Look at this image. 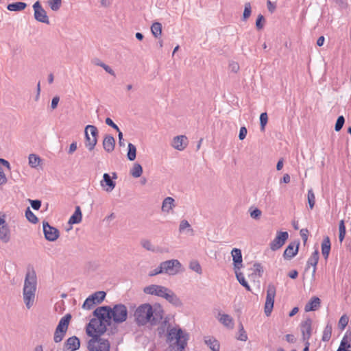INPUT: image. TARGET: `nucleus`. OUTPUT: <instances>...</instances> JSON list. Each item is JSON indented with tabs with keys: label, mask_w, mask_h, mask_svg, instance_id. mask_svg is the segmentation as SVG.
I'll use <instances>...</instances> for the list:
<instances>
[{
	"label": "nucleus",
	"mask_w": 351,
	"mask_h": 351,
	"mask_svg": "<svg viewBox=\"0 0 351 351\" xmlns=\"http://www.w3.org/2000/svg\"><path fill=\"white\" fill-rule=\"evenodd\" d=\"M107 326L106 322L96 318L90 319L86 327V334L92 337L88 341V351H110L109 341L101 337L106 332Z\"/></svg>",
	"instance_id": "f257e3e1"
},
{
	"label": "nucleus",
	"mask_w": 351,
	"mask_h": 351,
	"mask_svg": "<svg viewBox=\"0 0 351 351\" xmlns=\"http://www.w3.org/2000/svg\"><path fill=\"white\" fill-rule=\"evenodd\" d=\"M134 320L138 326H145L150 324L156 326L161 322L163 317L162 310L153 309L147 303L140 305L134 311Z\"/></svg>",
	"instance_id": "f03ea898"
},
{
	"label": "nucleus",
	"mask_w": 351,
	"mask_h": 351,
	"mask_svg": "<svg viewBox=\"0 0 351 351\" xmlns=\"http://www.w3.org/2000/svg\"><path fill=\"white\" fill-rule=\"evenodd\" d=\"M188 339L189 335L181 328H172L167 332V341L170 343L169 351H184Z\"/></svg>",
	"instance_id": "7ed1b4c3"
},
{
	"label": "nucleus",
	"mask_w": 351,
	"mask_h": 351,
	"mask_svg": "<svg viewBox=\"0 0 351 351\" xmlns=\"http://www.w3.org/2000/svg\"><path fill=\"white\" fill-rule=\"evenodd\" d=\"M98 130L96 126L87 125L84 130L85 146L89 150L92 151L97 143L98 137Z\"/></svg>",
	"instance_id": "20e7f679"
},
{
	"label": "nucleus",
	"mask_w": 351,
	"mask_h": 351,
	"mask_svg": "<svg viewBox=\"0 0 351 351\" xmlns=\"http://www.w3.org/2000/svg\"><path fill=\"white\" fill-rule=\"evenodd\" d=\"M71 319V314H66L62 317L56 328L53 340L56 343H59L63 339L67 330L68 326Z\"/></svg>",
	"instance_id": "39448f33"
},
{
	"label": "nucleus",
	"mask_w": 351,
	"mask_h": 351,
	"mask_svg": "<svg viewBox=\"0 0 351 351\" xmlns=\"http://www.w3.org/2000/svg\"><path fill=\"white\" fill-rule=\"evenodd\" d=\"M111 317L116 324H121L126 321L128 318V308L123 304H117L110 307Z\"/></svg>",
	"instance_id": "423d86ee"
},
{
	"label": "nucleus",
	"mask_w": 351,
	"mask_h": 351,
	"mask_svg": "<svg viewBox=\"0 0 351 351\" xmlns=\"http://www.w3.org/2000/svg\"><path fill=\"white\" fill-rule=\"evenodd\" d=\"M163 273L170 276L176 275L182 271V264L177 259L163 261L160 263Z\"/></svg>",
	"instance_id": "0eeeda50"
},
{
	"label": "nucleus",
	"mask_w": 351,
	"mask_h": 351,
	"mask_svg": "<svg viewBox=\"0 0 351 351\" xmlns=\"http://www.w3.org/2000/svg\"><path fill=\"white\" fill-rule=\"evenodd\" d=\"M276 291V287L273 284H269L267 288V296L264 309L267 316H269L273 310Z\"/></svg>",
	"instance_id": "6e6552de"
},
{
	"label": "nucleus",
	"mask_w": 351,
	"mask_h": 351,
	"mask_svg": "<svg viewBox=\"0 0 351 351\" xmlns=\"http://www.w3.org/2000/svg\"><path fill=\"white\" fill-rule=\"evenodd\" d=\"M34 10V17L36 21L49 25V20L47 12L43 8L40 2L36 1L32 5Z\"/></svg>",
	"instance_id": "1a4fd4ad"
},
{
	"label": "nucleus",
	"mask_w": 351,
	"mask_h": 351,
	"mask_svg": "<svg viewBox=\"0 0 351 351\" xmlns=\"http://www.w3.org/2000/svg\"><path fill=\"white\" fill-rule=\"evenodd\" d=\"M93 315L96 317L97 319L106 322L108 326L111 324V313L110 306H103L97 308L93 311Z\"/></svg>",
	"instance_id": "9d476101"
},
{
	"label": "nucleus",
	"mask_w": 351,
	"mask_h": 351,
	"mask_svg": "<svg viewBox=\"0 0 351 351\" xmlns=\"http://www.w3.org/2000/svg\"><path fill=\"white\" fill-rule=\"evenodd\" d=\"M117 178L116 172L112 173V177L109 173H105L103 175V178L100 181V185L106 192H111L116 186V182L114 180Z\"/></svg>",
	"instance_id": "9b49d317"
},
{
	"label": "nucleus",
	"mask_w": 351,
	"mask_h": 351,
	"mask_svg": "<svg viewBox=\"0 0 351 351\" xmlns=\"http://www.w3.org/2000/svg\"><path fill=\"white\" fill-rule=\"evenodd\" d=\"M45 238L49 241H55L59 237V230L50 226L47 221H43Z\"/></svg>",
	"instance_id": "f8f14e48"
},
{
	"label": "nucleus",
	"mask_w": 351,
	"mask_h": 351,
	"mask_svg": "<svg viewBox=\"0 0 351 351\" xmlns=\"http://www.w3.org/2000/svg\"><path fill=\"white\" fill-rule=\"evenodd\" d=\"M143 291L146 294L156 295L164 298L167 292L169 291V289L161 285H151L149 286L145 287L143 289Z\"/></svg>",
	"instance_id": "ddd939ff"
},
{
	"label": "nucleus",
	"mask_w": 351,
	"mask_h": 351,
	"mask_svg": "<svg viewBox=\"0 0 351 351\" xmlns=\"http://www.w3.org/2000/svg\"><path fill=\"white\" fill-rule=\"evenodd\" d=\"M289 237L287 232H278L275 239L270 243V248L273 251L280 249Z\"/></svg>",
	"instance_id": "4468645a"
},
{
	"label": "nucleus",
	"mask_w": 351,
	"mask_h": 351,
	"mask_svg": "<svg viewBox=\"0 0 351 351\" xmlns=\"http://www.w3.org/2000/svg\"><path fill=\"white\" fill-rule=\"evenodd\" d=\"M312 319L309 317L302 321L300 324V330L302 341H309L312 334Z\"/></svg>",
	"instance_id": "2eb2a0df"
},
{
	"label": "nucleus",
	"mask_w": 351,
	"mask_h": 351,
	"mask_svg": "<svg viewBox=\"0 0 351 351\" xmlns=\"http://www.w3.org/2000/svg\"><path fill=\"white\" fill-rule=\"evenodd\" d=\"M11 230L6 221H0V240L7 243L10 241Z\"/></svg>",
	"instance_id": "dca6fc26"
},
{
	"label": "nucleus",
	"mask_w": 351,
	"mask_h": 351,
	"mask_svg": "<svg viewBox=\"0 0 351 351\" xmlns=\"http://www.w3.org/2000/svg\"><path fill=\"white\" fill-rule=\"evenodd\" d=\"M299 246V241L289 243L283 253L284 258L286 260H291L293 258L298 254Z\"/></svg>",
	"instance_id": "f3484780"
},
{
	"label": "nucleus",
	"mask_w": 351,
	"mask_h": 351,
	"mask_svg": "<svg viewBox=\"0 0 351 351\" xmlns=\"http://www.w3.org/2000/svg\"><path fill=\"white\" fill-rule=\"evenodd\" d=\"M36 289L23 287V300L26 307L29 309L34 301Z\"/></svg>",
	"instance_id": "a211bd4d"
},
{
	"label": "nucleus",
	"mask_w": 351,
	"mask_h": 351,
	"mask_svg": "<svg viewBox=\"0 0 351 351\" xmlns=\"http://www.w3.org/2000/svg\"><path fill=\"white\" fill-rule=\"evenodd\" d=\"M80 347V341L76 336L69 337L64 343L65 351H75Z\"/></svg>",
	"instance_id": "6ab92c4d"
},
{
	"label": "nucleus",
	"mask_w": 351,
	"mask_h": 351,
	"mask_svg": "<svg viewBox=\"0 0 351 351\" xmlns=\"http://www.w3.org/2000/svg\"><path fill=\"white\" fill-rule=\"evenodd\" d=\"M231 254L232 256L233 265L235 270H239L243 265H242V253L241 250L238 248H233L231 252Z\"/></svg>",
	"instance_id": "aec40b11"
},
{
	"label": "nucleus",
	"mask_w": 351,
	"mask_h": 351,
	"mask_svg": "<svg viewBox=\"0 0 351 351\" xmlns=\"http://www.w3.org/2000/svg\"><path fill=\"white\" fill-rule=\"evenodd\" d=\"M172 146L177 150H184L187 146V138L184 135L174 137Z\"/></svg>",
	"instance_id": "412c9836"
},
{
	"label": "nucleus",
	"mask_w": 351,
	"mask_h": 351,
	"mask_svg": "<svg viewBox=\"0 0 351 351\" xmlns=\"http://www.w3.org/2000/svg\"><path fill=\"white\" fill-rule=\"evenodd\" d=\"M164 298L176 307H180L182 306L181 300L172 290L169 289Z\"/></svg>",
	"instance_id": "4be33fe9"
},
{
	"label": "nucleus",
	"mask_w": 351,
	"mask_h": 351,
	"mask_svg": "<svg viewBox=\"0 0 351 351\" xmlns=\"http://www.w3.org/2000/svg\"><path fill=\"white\" fill-rule=\"evenodd\" d=\"M115 139L111 134H106L103 141V147L108 153L112 152L114 149Z\"/></svg>",
	"instance_id": "5701e85b"
},
{
	"label": "nucleus",
	"mask_w": 351,
	"mask_h": 351,
	"mask_svg": "<svg viewBox=\"0 0 351 351\" xmlns=\"http://www.w3.org/2000/svg\"><path fill=\"white\" fill-rule=\"evenodd\" d=\"M320 303L321 300L318 297H313L305 305L304 310L306 312L314 311L319 307Z\"/></svg>",
	"instance_id": "b1692460"
},
{
	"label": "nucleus",
	"mask_w": 351,
	"mask_h": 351,
	"mask_svg": "<svg viewBox=\"0 0 351 351\" xmlns=\"http://www.w3.org/2000/svg\"><path fill=\"white\" fill-rule=\"evenodd\" d=\"M27 4L22 1H16L8 4L7 9L11 12H20L25 10Z\"/></svg>",
	"instance_id": "393cba45"
},
{
	"label": "nucleus",
	"mask_w": 351,
	"mask_h": 351,
	"mask_svg": "<svg viewBox=\"0 0 351 351\" xmlns=\"http://www.w3.org/2000/svg\"><path fill=\"white\" fill-rule=\"evenodd\" d=\"M331 248L330 240L328 237L324 238L322 242V254L325 259H327Z\"/></svg>",
	"instance_id": "a878e982"
},
{
	"label": "nucleus",
	"mask_w": 351,
	"mask_h": 351,
	"mask_svg": "<svg viewBox=\"0 0 351 351\" xmlns=\"http://www.w3.org/2000/svg\"><path fill=\"white\" fill-rule=\"evenodd\" d=\"M205 343L213 351H219L220 345L219 341L213 337H208L204 340Z\"/></svg>",
	"instance_id": "bb28decb"
},
{
	"label": "nucleus",
	"mask_w": 351,
	"mask_h": 351,
	"mask_svg": "<svg viewBox=\"0 0 351 351\" xmlns=\"http://www.w3.org/2000/svg\"><path fill=\"white\" fill-rule=\"evenodd\" d=\"M24 287L36 289V278L34 274L32 276H30L29 273L26 275Z\"/></svg>",
	"instance_id": "cd10ccee"
},
{
	"label": "nucleus",
	"mask_w": 351,
	"mask_h": 351,
	"mask_svg": "<svg viewBox=\"0 0 351 351\" xmlns=\"http://www.w3.org/2000/svg\"><path fill=\"white\" fill-rule=\"evenodd\" d=\"M219 322L225 326L229 328H234V321L232 317L228 314H222L219 319Z\"/></svg>",
	"instance_id": "c85d7f7f"
},
{
	"label": "nucleus",
	"mask_w": 351,
	"mask_h": 351,
	"mask_svg": "<svg viewBox=\"0 0 351 351\" xmlns=\"http://www.w3.org/2000/svg\"><path fill=\"white\" fill-rule=\"evenodd\" d=\"M180 233H184L189 235H193V230L191 228V225L188 221H182L179 227Z\"/></svg>",
	"instance_id": "c756f323"
},
{
	"label": "nucleus",
	"mask_w": 351,
	"mask_h": 351,
	"mask_svg": "<svg viewBox=\"0 0 351 351\" xmlns=\"http://www.w3.org/2000/svg\"><path fill=\"white\" fill-rule=\"evenodd\" d=\"M136 157V147L131 143L128 145L127 158L130 161H134Z\"/></svg>",
	"instance_id": "7c9ffc66"
},
{
	"label": "nucleus",
	"mask_w": 351,
	"mask_h": 351,
	"mask_svg": "<svg viewBox=\"0 0 351 351\" xmlns=\"http://www.w3.org/2000/svg\"><path fill=\"white\" fill-rule=\"evenodd\" d=\"M130 173L135 178H139L143 173V167L139 163H134L130 169Z\"/></svg>",
	"instance_id": "2f4dec72"
},
{
	"label": "nucleus",
	"mask_w": 351,
	"mask_h": 351,
	"mask_svg": "<svg viewBox=\"0 0 351 351\" xmlns=\"http://www.w3.org/2000/svg\"><path fill=\"white\" fill-rule=\"evenodd\" d=\"M174 199L171 197L165 198L162 204V210L163 211L169 212L174 206Z\"/></svg>",
	"instance_id": "473e14b6"
},
{
	"label": "nucleus",
	"mask_w": 351,
	"mask_h": 351,
	"mask_svg": "<svg viewBox=\"0 0 351 351\" xmlns=\"http://www.w3.org/2000/svg\"><path fill=\"white\" fill-rule=\"evenodd\" d=\"M332 324L330 323H328L326 324V326H325L324 331H323V335H322V340L323 341H328L330 339L331 335H332Z\"/></svg>",
	"instance_id": "72a5a7b5"
},
{
	"label": "nucleus",
	"mask_w": 351,
	"mask_h": 351,
	"mask_svg": "<svg viewBox=\"0 0 351 351\" xmlns=\"http://www.w3.org/2000/svg\"><path fill=\"white\" fill-rule=\"evenodd\" d=\"M151 32L155 38H158L162 34V25L159 22H154L151 26Z\"/></svg>",
	"instance_id": "f704fd0d"
},
{
	"label": "nucleus",
	"mask_w": 351,
	"mask_h": 351,
	"mask_svg": "<svg viewBox=\"0 0 351 351\" xmlns=\"http://www.w3.org/2000/svg\"><path fill=\"white\" fill-rule=\"evenodd\" d=\"M319 261V252L317 250L313 252L311 257L307 261V267L313 266V267H317Z\"/></svg>",
	"instance_id": "c9c22d12"
},
{
	"label": "nucleus",
	"mask_w": 351,
	"mask_h": 351,
	"mask_svg": "<svg viewBox=\"0 0 351 351\" xmlns=\"http://www.w3.org/2000/svg\"><path fill=\"white\" fill-rule=\"evenodd\" d=\"M235 274L237 279L239 282V283L242 286H243L247 291H251L250 287L248 285L247 282L245 280L243 273L239 272V270H235Z\"/></svg>",
	"instance_id": "e433bc0d"
},
{
	"label": "nucleus",
	"mask_w": 351,
	"mask_h": 351,
	"mask_svg": "<svg viewBox=\"0 0 351 351\" xmlns=\"http://www.w3.org/2000/svg\"><path fill=\"white\" fill-rule=\"evenodd\" d=\"M41 162V158L36 154H31L29 156V165L30 167L33 168H36L40 162Z\"/></svg>",
	"instance_id": "4c0bfd02"
},
{
	"label": "nucleus",
	"mask_w": 351,
	"mask_h": 351,
	"mask_svg": "<svg viewBox=\"0 0 351 351\" xmlns=\"http://www.w3.org/2000/svg\"><path fill=\"white\" fill-rule=\"evenodd\" d=\"M252 14V6L250 2H246L244 5V10L243 12L241 20L243 21H246Z\"/></svg>",
	"instance_id": "58836bf2"
},
{
	"label": "nucleus",
	"mask_w": 351,
	"mask_h": 351,
	"mask_svg": "<svg viewBox=\"0 0 351 351\" xmlns=\"http://www.w3.org/2000/svg\"><path fill=\"white\" fill-rule=\"evenodd\" d=\"M308 204L310 209H313L315 204V196L312 189L308 190Z\"/></svg>",
	"instance_id": "ea45409f"
},
{
	"label": "nucleus",
	"mask_w": 351,
	"mask_h": 351,
	"mask_svg": "<svg viewBox=\"0 0 351 351\" xmlns=\"http://www.w3.org/2000/svg\"><path fill=\"white\" fill-rule=\"evenodd\" d=\"M237 339L242 341H246L247 340V335L242 323H239V335L237 337Z\"/></svg>",
	"instance_id": "a19ab883"
},
{
	"label": "nucleus",
	"mask_w": 351,
	"mask_h": 351,
	"mask_svg": "<svg viewBox=\"0 0 351 351\" xmlns=\"http://www.w3.org/2000/svg\"><path fill=\"white\" fill-rule=\"evenodd\" d=\"M106 295V292H104L103 291H97V292L94 293L90 296L95 297L93 298V300L96 304H99L105 299Z\"/></svg>",
	"instance_id": "79ce46f5"
},
{
	"label": "nucleus",
	"mask_w": 351,
	"mask_h": 351,
	"mask_svg": "<svg viewBox=\"0 0 351 351\" xmlns=\"http://www.w3.org/2000/svg\"><path fill=\"white\" fill-rule=\"evenodd\" d=\"M259 119H260L261 130L262 132H264L265 130V126L268 121V116H267V112H262L260 115Z\"/></svg>",
	"instance_id": "37998d69"
},
{
	"label": "nucleus",
	"mask_w": 351,
	"mask_h": 351,
	"mask_svg": "<svg viewBox=\"0 0 351 351\" xmlns=\"http://www.w3.org/2000/svg\"><path fill=\"white\" fill-rule=\"evenodd\" d=\"M48 4L51 10L58 11L62 5V0H48Z\"/></svg>",
	"instance_id": "c03bdc74"
},
{
	"label": "nucleus",
	"mask_w": 351,
	"mask_h": 351,
	"mask_svg": "<svg viewBox=\"0 0 351 351\" xmlns=\"http://www.w3.org/2000/svg\"><path fill=\"white\" fill-rule=\"evenodd\" d=\"M344 222L345 221H340L339 225V239L341 243L343 241L346 235V226Z\"/></svg>",
	"instance_id": "a18cd8bd"
},
{
	"label": "nucleus",
	"mask_w": 351,
	"mask_h": 351,
	"mask_svg": "<svg viewBox=\"0 0 351 351\" xmlns=\"http://www.w3.org/2000/svg\"><path fill=\"white\" fill-rule=\"evenodd\" d=\"M94 298L95 297L90 295L84 301L82 307L84 308H86L88 310L91 309L94 306V305L96 304L95 302H94L93 300Z\"/></svg>",
	"instance_id": "49530a36"
},
{
	"label": "nucleus",
	"mask_w": 351,
	"mask_h": 351,
	"mask_svg": "<svg viewBox=\"0 0 351 351\" xmlns=\"http://www.w3.org/2000/svg\"><path fill=\"white\" fill-rule=\"evenodd\" d=\"M345 123V118L343 115H340L337 117V119L336 121L335 125V130L336 132H339L343 125Z\"/></svg>",
	"instance_id": "de8ad7c7"
},
{
	"label": "nucleus",
	"mask_w": 351,
	"mask_h": 351,
	"mask_svg": "<svg viewBox=\"0 0 351 351\" xmlns=\"http://www.w3.org/2000/svg\"><path fill=\"white\" fill-rule=\"evenodd\" d=\"M337 351H351V342L341 340Z\"/></svg>",
	"instance_id": "09e8293b"
},
{
	"label": "nucleus",
	"mask_w": 351,
	"mask_h": 351,
	"mask_svg": "<svg viewBox=\"0 0 351 351\" xmlns=\"http://www.w3.org/2000/svg\"><path fill=\"white\" fill-rule=\"evenodd\" d=\"M265 23V19L261 14H258L256 20V27L258 30H261L263 28Z\"/></svg>",
	"instance_id": "8fccbe9b"
},
{
	"label": "nucleus",
	"mask_w": 351,
	"mask_h": 351,
	"mask_svg": "<svg viewBox=\"0 0 351 351\" xmlns=\"http://www.w3.org/2000/svg\"><path fill=\"white\" fill-rule=\"evenodd\" d=\"M349 318L346 315H343L339 320L338 326L339 329L343 330L348 324Z\"/></svg>",
	"instance_id": "3c124183"
},
{
	"label": "nucleus",
	"mask_w": 351,
	"mask_h": 351,
	"mask_svg": "<svg viewBox=\"0 0 351 351\" xmlns=\"http://www.w3.org/2000/svg\"><path fill=\"white\" fill-rule=\"evenodd\" d=\"M189 268L197 272V274H202V267L198 261H193L189 264Z\"/></svg>",
	"instance_id": "603ef678"
},
{
	"label": "nucleus",
	"mask_w": 351,
	"mask_h": 351,
	"mask_svg": "<svg viewBox=\"0 0 351 351\" xmlns=\"http://www.w3.org/2000/svg\"><path fill=\"white\" fill-rule=\"evenodd\" d=\"M141 244L143 246V247H144L145 249H146L148 251H151V252L155 251L154 246L152 244V243L149 240L143 239L141 241Z\"/></svg>",
	"instance_id": "864d4df0"
},
{
	"label": "nucleus",
	"mask_w": 351,
	"mask_h": 351,
	"mask_svg": "<svg viewBox=\"0 0 351 351\" xmlns=\"http://www.w3.org/2000/svg\"><path fill=\"white\" fill-rule=\"evenodd\" d=\"M82 214L79 206L75 207V210L69 219H82Z\"/></svg>",
	"instance_id": "5fc2aeb1"
},
{
	"label": "nucleus",
	"mask_w": 351,
	"mask_h": 351,
	"mask_svg": "<svg viewBox=\"0 0 351 351\" xmlns=\"http://www.w3.org/2000/svg\"><path fill=\"white\" fill-rule=\"evenodd\" d=\"M250 212L251 217L253 218V219H255L259 218V217L261 215V211L258 208H252V207H251L250 209Z\"/></svg>",
	"instance_id": "6e6d98bb"
},
{
	"label": "nucleus",
	"mask_w": 351,
	"mask_h": 351,
	"mask_svg": "<svg viewBox=\"0 0 351 351\" xmlns=\"http://www.w3.org/2000/svg\"><path fill=\"white\" fill-rule=\"evenodd\" d=\"M99 66H101V68H103L110 75H111L114 77L116 76V74H115L114 71H113V69L108 65L106 64L104 62H100V64H99Z\"/></svg>",
	"instance_id": "4d7b16f0"
},
{
	"label": "nucleus",
	"mask_w": 351,
	"mask_h": 351,
	"mask_svg": "<svg viewBox=\"0 0 351 351\" xmlns=\"http://www.w3.org/2000/svg\"><path fill=\"white\" fill-rule=\"evenodd\" d=\"M25 215L27 219H38V218L31 210L29 207H27L25 209Z\"/></svg>",
	"instance_id": "13d9d810"
},
{
	"label": "nucleus",
	"mask_w": 351,
	"mask_h": 351,
	"mask_svg": "<svg viewBox=\"0 0 351 351\" xmlns=\"http://www.w3.org/2000/svg\"><path fill=\"white\" fill-rule=\"evenodd\" d=\"M162 273H163V270L162 269L161 265L160 264V265L158 267H156L154 269L149 271V276H154L158 274H162Z\"/></svg>",
	"instance_id": "bf43d9fd"
},
{
	"label": "nucleus",
	"mask_w": 351,
	"mask_h": 351,
	"mask_svg": "<svg viewBox=\"0 0 351 351\" xmlns=\"http://www.w3.org/2000/svg\"><path fill=\"white\" fill-rule=\"evenodd\" d=\"M81 221H67L65 225H64V229L66 232L70 231L73 228V224L79 223Z\"/></svg>",
	"instance_id": "052dcab7"
},
{
	"label": "nucleus",
	"mask_w": 351,
	"mask_h": 351,
	"mask_svg": "<svg viewBox=\"0 0 351 351\" xmlns=\"http://www.w3.org/2000/svg\"><path fill=\"white\" fill-rule=\"evenodd\" d=\"M31 206L34 210H38L41 206V201L39 199L29 200Z\"/></svg>",
	"instance_id": "680f3d73"
},
{
	"label": "nucleus",
	"mask_w": 351,
	"mask_h": 351,
	"mask_svg": "<svg viewBox=\"0 0 351 351\" xmlns=\"http://www.w3.org/2000/svg\"><path fill=\"white\" fill-rule=\"evenodd\" d=\"M105 123L110 127L112 128L113 129H114L115 130L117 131H119L120 130L119 127L117 126V124H115L114 123V121L109 117H107L105 120Z\"/></svg>",
	"instance_id": "e2e57ef3"
},
{
	"label": "nucleus",
	"mask_w": 351,
	"mask_h": 351,
	"mask_svg": "<svg viewBox=\"0 0 351 351\" xmlns=\"http://www.w3.org/2000/svg\"><path fill=\"white\" fill-rule=\"evenodd\" d=\"M254 271L255 273H258L261 276L263 273V269L261 263H256L254 264Z\"/></svg>",
	"instance_id": "0e129e2a"
},
{
	"label": "nucleus",
	"mask_w": 351,
	"mask_h": 351,
	"mask_svg": "<svg viewBox=\"0 0 351 351\" xmlns=\"http://www.w3.org/2000/svg\"><path fill=\"white\" fill-rule=\"evenodd\" d=\"M247 133V128L245 126H243L240 128L239 134V140H243L245 138L246 135Z\"/></svg>",
	"instance_id": "69168bd1"
},
{
	"label": "nucleus",
	"mask_w": 351,
	"mask_h": 351,
	"mask_svg": "<svg viewBox=\"0 0 351 351\" xmlns=\"http://www.w3.org/2000/svg\"><path fill=\"white\" fill-rule=\"evenodd\" d=\"M267 6L268 11L270 13H274L276 9V5L274 3H272L270 0H268L267 1Z\"/></svg>",
	"instance_id": "338daca9"
},
{
	"label": "nucleus",
	"mask_w": 351,
	"mask_h": 351,
	"mask_svg": "<svg viewBox=\"0 0 351 351\" xmlns=\"http://www.w3.org/2000/svg\"><path fill=\"white\" fill-rule=\"evenodd\" d=\"M308 231L306 228H303L300 232V236H301L304 243L306 242V241L308 239Z\"/></svg>",
	"instance_id": "774afa93"
}]
</instances>
